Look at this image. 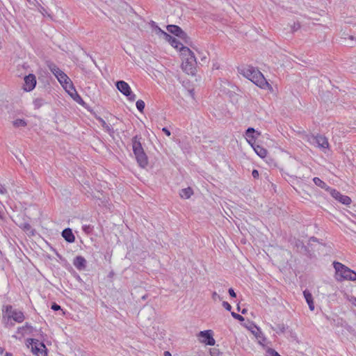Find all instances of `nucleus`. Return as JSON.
I'll return each mask as SVG.
<instances>
[{
    "label": "nucleus",
    "instance_id": "nucleus-1",
    "mask_svg": "<svg viewBox=\"0 0 356 356\" xmlns=\"http://www.w3.org/2000/svg\"><path fill=\"white\" fill-rule=\"evenodd\" d=\"M240 74L248 79L256 86H259L261 89H269L272 90L271 85L265 79L263 74L252 66H247L242 67L239 70Z\"/></svg>",
    "mask_w": 356,
    "mask_h": 356
},
{
    "label": "nucleus",
    "instance_id": "nucleus-2",
    "mask_svg": "<svg viewBox=\"0 0 356 356\" xmlns=\"http://www.w3.org/2000/svg\"><path fill=\"white\" fill-rule=\"evenodd\" d=\"M182 56V70L188 74L194 75L196 72L197 61L194 53L186 47L181 53Z\"/></svg>",
    "mask_w": 356,
    "mask_h": 356
},
{
    "label": "nucleus",
    "instance_id": "nucleus-3",
    "mask_svg": "<svg viewBox=\"0 0 356 356\" xmlns=\"http://www.w3.org/2000/svg\"><path fill=\"white\" fill-rule=\"evenodd\" d=\"M333 266L336 270L335 277L338 281L349 280V279H352L350 273L353 274V270L338 261H334Z\"/></svg>",
    "mask_w": 356,
    "mask_h": 356
},
{
    "label": "nucleus",
    "instance_id": "nucleus-4",
    "mask_svg": "<svg viewBox=\"0 0 356 356\" xmlns=\"http://www.w3.org/2000/svg\"><path fill=\"white\" fill-rule=\"evenodd\" d=\"M28 346H31L32 353L37 356H47V348L42 342L35 339H28Z\"/></svg>",
    "mask_w": 356,
    "mask_h": 356
},
{
    "label": "nucleus",
    "instance_id": "nucleus-5",
    "mask_svg": "<svg viewBox=\"0 0 356 356\" xmlns=\"http://www.w3.org/2000/svg\"><path fill=\"white\" fill-rule=\"evenodd\" d=\"M115 86L118 90L125 95L129 100L134 101L136 98V95L134 94L129 84L124 81H118L115 83Z\"/></svg>",
    "mask_w": 356,
    "mask_h": 356
},
{
    "label": "nucleus",
    "instance_id": "nucleus-6",
    "mask_svg": "<svg viewBox=\"0 0 356 356\" xmlns=\"http://www.w3.org/2000/svg\"><path fill=\"white\" fill-rule=\"evenodd\" d=\"M167 30L170 33L174 34L175 35L184 40L186 44H191V38L184 31H182L179 26L173 24L168 25Z\"/></svg>",
    "mask_w": 356,
    "mask_h": 356
},
{
    "label": "nucleus",
    "instance_id": "nucleus-7",
    "mask_svg": "<svg viewBox=\"0 0 356 356\" xmlns=\"http://www.w3.org/2000/svg\"><path fill=\"white\" fill-rule=\"evenodd\" d=\"M161 34L164 36V38L166 41H168L173 47L179 49L181 53L183 51L184 49L186 47H184L183 44L181 43L177 39L168 34V33L161 31Z\"/></svg>",
    "mask_w": 356,
    "mask_h": 356
},
{
    "label": "nucleus",
    "instance_id": "nucleus-8",
    "mask_svg": "<svg viewBox=\"0 0 356 356\" xmlns=\"http://www.w3.org/2000/svg\"><path fill=\"white\" fill-rule=\"evenodd\" d=\"M11 318L17 323H22L25 319V316L22 312L15 309V311L12 312V314H8V321L6 323V326H13L14 325L13 323H12V322L9 323V321Z\"/></svg>",
    "mask_w": 356,
    "mask_h": 356
},
{
    "label": "nucleus",
    "instance_id": "nucleus-9",
    "mask_svg": "<svg viewBox=\"0 0 356 356\" xmlns=\"http://www.w3.org/2000/svg\"><path fill=\"white\" fill-rule=\"evenodd\" d=\"M36 77L33 74H29L24 77V90L27 92L33 90L36 86Z\"/></svg>",
    "mask_w": 356,
    "mask_h": 356
},
{
    "label": "nucleus",
    "instance_id": "nucleus-10",
    "mask_svg": "<svg viewBox=\"0 0 356 356\" xmlns=\"http://www.w3.org/2000/svg\"><path fill=\"white\" fill-rule=\"evenodd\" d=\"M311 143L315 144L319 148L327 149L329 147L327 138L322 135L312 136Z\"/></svg>",
    "mask_w": 356,
    "mask_h": 356
},
{
    "label": "nucleus",
    "instance_id": "nucleus-11",
    "mask_svg": "<svg viewBox=\"0 0 356 356\" xmlns=\"http://www.w3.org/2000/svg\"><path fill=\"white\" fill-rule=\"evenodd\" d=\"M330 193L334 199L345 205H349L352 202L348 196L341 194L340 192L334 188L330 190Z\"/></svg>",
    "mask_w": 356,
    "mask_h": 356
},
{
    "label": "nucleus",
    "instance_id": "nucleus-12",
    "mask_svg": "<svg viewBox=\"0 0 356 356\" xmlns=\"http://www.w3.org/2000/svg\"><path fill=\"white\" fill-rule=\"evenodd\" d=\"M199 336L202 338V342L209 346H213L215 344V339L212 335L211 330L201 331Z\"/></svg>",
    "mask_w": 356,
    "mask_h": 356
},
{
    "label": "nucleus",
    "instance_id": "nucleus-13",
    "mask_svg": "<svg viewBox=\"0 0 356 356\" xmlns=\"http://www.w3.org/2000/svg\"><path fill=\"white\" fill-rule=\"evenodd\" d=\"M140 140L141 137L138 136H135L132 138V147L135 156L144 152V149L142 147Z\"/></svg>",
    "mask_w": 356,
    "mask_h": 356
},
{
    "label": "nucleus",
    "instance_id": "nucleus-14",
    "mask_svg": "<svg viewBox=\"0 0 356 356\" xmlns=\"http://www.w3.org/2000/svg\"><path fill=\"white\" fill-rule=\"evenodd\" d=\"M87 261L82 256H77L74 258L73 264L79 270H83L86 268Z\"/></svg>",
    "mask_w": 356,
    "mask_h": 356
},
{
    "label": "nucleus",
    "instance_id": "nucleus-15",
    "mask_svg": "<svg viewBox=\"0 0 356 356\" xmlns=\"http://www.w3.org/2000/svg\"><path fill=\"white\" fill-rule=\"evenodd\" d=\"M259 135L260 134L254 130L252 127H249L245 131V136L247 137V140L248 143L252 145V144H255V136L254 134Z\"/></svg>",
    "mask_w": 356,
    "mask_h": 356
},
{
    "label": "nucleus",
    "instance_id": "nucleus-16",
    "mask_svg": "<svg viewBox=\"0 0 356 356\" xmlns=\"http://www.w3.org/2000/svg\"><path fill=\"white\" fill-rule=\"evenodd\" d=\"M62 236L68 243H73L75 241V236L70 228H65L62 232Z\"/></svg>",
    "mask_w": 356,
    "mask_h": 356
},
{
    "label": "nucleus",
    "instance_id": "nucleus-17",
    "mask_svg": "<svg viewBox=\"0 0 356 356\" xmlns=\"http://www.w3.org/2000/svg\"><path fill=\"white\" fill-rule=\"evenodd\" d=\"M136 156V161L138 165L142 168H145L148 164L147 156L146 154L144 152L139 154Z\"/></svg>",
    "mask_w": 356,
    "mask_h": 356
},
{
    "label": "nucleus",
    "instance_id": "nucleus-18",
    "mask_svg": "<svg viewBox=\"0 0 356 356\" xmlns=\"http://www.w3.org/2000/svg\"><path fill=\"white\" fill-rule=\"evenodd\" d=\"M252 147H253L254 152L257 154L261 158H265L267 156V150L264 148L262 146L258 144H252Z\"/></svg>",
    "mask_w": 356,
    "mask_h": 356
},
{
    "label": "nucleus",
    "instance_id": "nucleus-19",
    "mask_svg": "<svg viewBox=\"0 0 356 356\" xmlns=\"http://www.w3.org/2000/svg\"><path fill=\"white\" fill-rule=\"evenodd\" d=\"M303 295H304V297L305 298L307 303L309 305V309L311 311H314V300H313V297H312V293L308 290L306 289L303 291Z\"/></svg>",
    "mask_w": 356,
    "mask_h": 356
},
{
    "label": "nucleus",
    "instance_id": "nucleus-20",
    "mask_svg": "<svg viewBox=\"0 0 356 356\" xmlns=\"http://www.w3.org/2000/svg\"><path fill=\"white\" fill-rule=\"evenodd\" d=\"M314 183L318 187H320L322 189L325 190L327 192H330V190H332V188H330L329 186L327 185L323 180H321L318 177H314L313 179Z\"/></svg>",
    "mask_w": 356,
    "mask_h": 356
},
{
    "label": "nucleus",
    "instance_id": "nucleus-21",
    "mask_svg": "<svg viewBox=\"0 0 356 356\" xmlns=\"http://www.w3.org/2000/svg\"><path fill=\"white\" fill-rule=\"evenodd\" d=\"M63 87L66 90V91L70 94L71 97H73V92L76 91L73 83L70 79H69L68 81H66L65 83L62 84Z\"/></svg>",
    "mask_w": 356,
    "mask_h": 356
},
{
    "label": "nucleus",
    "instance_id": "nucleus-22",
    "mask_svg": "<svg viewBox=\"0 0 356 356\" xmlns=\"http://www.w3.org/2000/svg\"><path fill=\"white\" fill-rule=\"evenodd\" d=\"M193 192L192 188L190 187H188V188L181 189L179 193V195H180L181 197H182V198L188 199L193 195Z\"/></svg>",
    "mask_w": 356,
    "mask_h": 356
},
{
    "label": "nucleus",
    "instance_id": "nucleus-23",
    "mask_svg": "<svg viewBox=\"0 0 356 356\" xmlns=\"http://www.w3.org/2000/svg\"><path fill=\"white\" fill-rule=\"evenodd\" d=\"M15 128L25 127L27 126V122L24 119H16L13 122Z\"/></svg>",
    "mask_w": 356,
    "mask_h": 356
},
{
    "label": "nucleus",
    "instance_id": "nucleus-24",
    "mask_svg": "<svg viewBox=\"0 0 356 356\" xmlns=\"http://www.w3.org/2000/svg\"><path fill=\"white\" fill-rule=\"evenodd\" d=\"M49 68L56 77H58L59 74L63 72V71L59 67L53 63L49 65Z\"/></svg>",
    "mask_w": 356,
    "mask_h": 356
},
{
    "label": "nucleus",
    "instance_id": "nucleus-25",
    "mask_svg": "<svg viewBox=\"0 0 356 356\" xmlns=\"http://www.w3.org/2000/svg\"><path fill=\"white\" fill-rule=\"evenodd\" d=\"M286 326L284 323H279L277 324L275 327L273 328V330L277 333H284L286 330Z\"/></svg>",
    "mask_w": 356,
    "mask_h": 356
},
{
    "label": "nucleus",
    "instance_id": "nucleus-26",
    "mask_svg": "<svg viewBox=\"0 0 356 356\" xmlns=\"http://www.w3.org/2000/svg\"><path fill=\"white\" fill-rule=\"evenodd\" d=\"M33 103L35 108L38 109L44 104V99L41 97H38L35 99Z\"/></svg>",
    "mask_w": 356,
    "mask_h": 356
},
{
    "label": "nucleus",
    "instance_id": "nucleus-27",
    "mask_svg": "<svg viewBox=\"0 0 356 356\" xmlns=\"http://www.w3.org/2000/svg\"><path fill=\"white\" fill-rule=\"evenodd\" d=\"M58 81L60 83V84L65 83L66 81H68L69 77L67 76L65 73L63 72H61L58 77H56Z\"/></svg>",
    "mask_w": 356,
    "mask_h": 356
},
{
    "label": "nucleus",
    "instance_id": "nucleus-28",
    "mask_svg": "<svg viewBox=\"0 0 356 356\" xmlns=\"http://www.w3.org/2000/svg\"><path fill=\"white\" fill-rule=\"evenodd\" d=\"M136 108L137 109L140 111V112H143V110L145 108V102L141 100V99H139L136 102Z\"/></svg>",
    "mask_w": 356,
    "mask_h": 356
},
{
    "label": "nucleus",
    "instance_id": "nucleus-29",
    "mask_svg": "<svg viewBox=\"0 0 356 356\" xmlns=\"http://www.w3.org/2000/svg\"><path fill=\"white\" fill-rule=\"evenodd\" d=\"M76 102L79 103L80 104H83L84 102L82 100L81 97L78 95L77 92L75 91L73 92V97H72Z\"/></svg>",
    "mask_w": 356,
    "mask_h": 356
},
{
    "label": "nucleus",
    "instance_id": "nucleus-30",
    "mask_svg": "<svg viewBox=\"0 0 356 356\" xmlns=\"http://www.w3.org/2000/svg\"><path fill=\"white\" fill-rule=\"evenodd\" d=\"M231 314H232V317L234 318H235V319H237V320H238L240 321H244V318L241 315H240L238 314H236L235 312H232Z\"/></svg>",
    "mask_w": 356,
    "mask_h": 356
},
{
    "label": "nucleus",
    "instance_id": "nucleus-31",
    "mask_svg": "<svg viewBox=\"0 0 356 356\" xmlns=\"http://www.w3.org/2000/svg\"><path fill=\"white\" fill-rule=\"evenodd\" d=\"M7 189L5 186V185L0 183V193L1 195H6L7 194Z\"/></svg>",
    "mask_w": 356,
    "mask_h": 356
},
{
    "label": "nucleus",
    "instance_id": "nucleus-32",
    "mask_svg": "<svg viewBox=\"0 0 356 356\" xmlns=\"http://www.w3.org/2000/svg\"><path fill=\"white\" fill-rule=\"evenodd\" d=\"M83 230L86 234H90V232L92 231V227H91V226L90 225H83Z\"/></svg>",
    "mask_w": 356,
    "mask_h": 356
},
{
    "label": "nucleus",
    "instance_id": "nucleus-33",
    "mask_svg": "<svg viewBox=\"0 0 356 356\" xmlns=\"http://www.w3.org/2000/svg\"><path fill=\"white\" fill-rule=\"evenodd\" d=\"M24 327V330H29V333H31L33 331V327L28 323H26L25 325L23 326Z\"/></svg>",
    "mask_w": 356,
    "mask_h": 356
},
{
    "label": "nucleus",
    "instance_id": "nucleus-34",
    "mask_svg": "<svg viewBox=\"0 0 356 356\" xmlns=\"http://www.w3.org/2000/svg\"><path fill=\"white\" fill-rule=\"evenodd\" d=\"M15 311L11 305H6L5 307V312L8 314H12V312Z\"/></svg>",
    "mask_w": 356,
    "mask_h": 356
},
{
    "label": "nucleus",
    "instance_id": "nucleus-35",
    "mask_svg": "<svg viewBox=\"0 0 356 356\" xmlns=\"http://www.w3.org/2000/svg\"><path fill=\"white\" fill-rule=\"evenodd\" d=\"M300 24L299 22H297V23L293 24V25L291 27V29H292V31L294 32V31H296L298 29H300Z\"/></svg>",
    "mask_w": 356,
    "mask_h": 356
},
{
    "label": "nucleus",
    "instance_id": "nucleus-36",
    "mask_svg": "<svg viewBox=\"0 0 356 356\" xmlns=\"http://www.w3.org/2000/svg\"><path fill=\"white\" fill-rule=\"evenodd\" d=\"M17 333L21 334L22 336H24V334L26 333V330H24V327L23 326L19 327L17 328Z\"/></svg>",
    "mask_w": 356,
    "mask_h": 356
},
{
    "label": "nucleus",
    "instance_id": "nucleus-37",
    "mask_svg": "<svg viewBox=\"0 0 356 356\" xmlns=\"http://www.w3.org/2000/svg\"><path fill=\"white\" fill-rule=\"evenodd\" d=\"M222 306L225 307V309H227V311H231L232 309V306L230 305V304L226 301H224L222 302Z\"/></svg>",
    "mask_w": 356,
    "mask_h": 356
},
{
    "label": "nucleus",
    "instance_id": "nucleus-38",
    "mask_svg": "<svg viewBox=\"0 0 356 356\" xmlns=\"http://www.w3.org/2000/svg\"><path fill=\"white\" fill-rule=\"evenodd\" d=\"M212 298L214 300H216L217 299L219 300H222V298L215 291L212 293Z\"/></svg>",
    "mask_w": 356,
    "mask_h": 356
},
{
    "label": "nucleus",
    "instance_id": "nucleus-39",
    "mask_svg": "<svg viewBox=\"0 0 356 356\" xmlns=\"http://www.w3.org/2000/svg\"><path fill=\"white\" fill-rule=\"evenodd\" d=\"M54 311H58L60 310L61 308H60V306L58 305V304L56 303H53L52 305H51V307Z\"/></svg>",
    "mask_w": 356,
    "mask_h": 356
},
{
    "label": "nucleus",
    "instance_id": "nucleus-40",
    "mask_svg": "<svg viewBox=\"0 0 356 356\" xmlns=\"http://www.w3.org/2000/svg\"><path fill=\"white\" fill-rule=\"evenodd\" d=\"M252 176L254 178V179H258L259 178V171L257 170H253L252 172Z\"/></svg>",
    "mask_w": 356,
    "mask_h": 356
},
{
    "label": "nucleus",
    "instance_id": "nucleus-41",
    "mask_svg": "<svg viewBox=\"0 0 356 356\" xmlns=\"http://www.w3.org/2000/svg\"><path fill=\"white\" fill-rule=\"evenodd\" d=\"M228 293H229V296L232 298H236V293L234 292V289L232 288L229 289Z\"/></svg>",
    "mask_w": 356,
    "mask_h": 356
},
{
    "label": "nucleus",
    "instance_id": "nucleus-42",
    "mask_svg": "<svg viewBox=\"0 0 356 356\" xmlns=\"http://www.w3.org/2000/svg\"><path fill=\"white\" fill-rule=\"evenodd\" d=\"M97 120H99V122H100V124L103 128H105L108 125L106 124V122L102 118H98Z\"/></svg>",
    "mask_w": 356,
    "mask_h": 356
},
{
    "label": "nucleus",
    "instance_id": "nucleus-43",
    "mask_svg": "<svg viewBox=\"0 0 356 356\" xmlns=\"http://www.w3.org/2000/svg\"><path fill=\"white\" fill-rule=\"evenodd\" d=\"M104 129H105L106 130V131H107L108 133H109L110 134H113V133H114V130H113V129L112 127H111L110 126H108V125H107Z\"/></svg>",
    "mask_w": 356,
    "mask_h": 356
},
{
    "label": "nucleus",
    "instance_id": "nucleus-44",
    "mask_svg": "<svg viewBox=\"0 0 356 356\" xmlns=\"http://www.w3.org/2000/svg\"><path fill=\"white\" fill-rule=\"evenodd\" d=\"M162 131L165 133L168 136H170L171 135L170 130L167 127H163L162 129Z\"/></svg>",
    "mask_w": 356,
    "mask_h": 356
},
{
    "label": "nucleus",
    "instance_id": "nucleus-45",
    "mask_svg": "<svg viewBox=\"0 0 356 356\" xmlns=\"http://www.w3.org/2000/svg\"><path fill=\"white\" fill-rule=\"evenodd\" d=\"M23 228L26 231H29L31 229V227L29 223H25L23 226Z\"/></svg>",
    "mask_w": 356,
    "mask_h": 356
},
{
    "label": "nucleus",
    "instance_id": "nucleus-46",
    "mask_svg": "<svg viewBox=\"0 0 356 356\" xmlns=\"http://www.w3.org/2000/svg\"><path fill=\"white\" fill-rule=\"evenodd\" d=\"M350 274H351L350 277L353 279H349V280L355 281L356 280V273L354 270H353V274L352 273H350Z\"/></svg>",
    "mask_w": 356,
    "mask_h": 356
},
{
    "label": "nucleus",
    "instance_id": "nucleus-47",
    "mask_svg": "<svg viewBox=\"0 0 356 356\" xmlns=\"http://www.w3.org/2000/svg\"><path fill=\"white\" fill-rule=\"evenodd\" d=\"M296 245L298 246V245H301L302 248H304L305 250L307 249V248L304 245L303 243L301 242L300 241H298L296 243Z\"/></svg>",
    "mask_w": 356,
    "mask_h": 356
},
{
    "label": "nucleus",
    "instance_id": "nucleus-48",
    "mask_svg": "<svg viewBox=\"0 0 356 356\" xmlns=\"http://www.w3.org/2000/svg\"><path fill=\"white\" fill-rule=\"evenodd\" d=\"M163 355L164 356H172L171 353L169 351H165Z\"/></svg>",
    "mask_w": 356,
    "mask_h": 356
},
{
    "label": "nucleus",
    "instance_id": "nucleus-49",
    "mask_svg": "<svg viewBox=\"0 0 356 356\" xmlns=\"http://www.w3.org/2000/svg\"><path fill=\"white\" fill-rule=\"evenodd\" d=\"M156 26V30L158 31L159 33H161V31H163L158 26Z\"/></svg>",
    "mask_w": 356,
    "mask_h": 356
},
{
    "label": "nucleus",
    "instance_id": "nucleus-50",
    "mask_svg": "<svg viewBox=\"0 0 356 356\" xmlns=\"http://www.w3.org/2000/svg\"><path fill=\"white\" fill-rule=\"evenodd\" d=\"M309 240L312 241H317V238L314 236L311 237Z\"/></svg>",
    "mask_w": 356,
    "mask_h": 356
},
{
    "label": "nucleus",
    "instance_id": "nucleus-51",
    "mask_svg": "<svg viewBox=\"0 0 356 356\" xmlns=\"http://www.w3.org/2000/svg\"><path fill=\"white\" fill-rule=\"evenodd\" d=\"M5 356H13V354L10 353H6Z\"/></svg>",
    "mask_w": 356,
    "mask_h": 356
},
{
    "label": "nucleus",
    "instance_id": "nucleus-52",
    "mask_svg": "<svg viewBox=\"0 0 356 356\" xmlns=\"http://www.w3.org/2000/svg\"><path fill=\"white\" fill-rule=\"evenodd\" d=\"M2 214H3V212H2V211H1V210H0V218H2V217H3V216H2Z\"/></svg>",
    "mask_w": 356,
    "mask_h": 356
},
{
    "label": "nucleus",
    "instance_id": "nucleus-53",
    "mask_svg": "<svg viewBox=\"0 0 356 356\" xmlns=\"http://www.w3.org/2000/svg\"><path fill=\"white\" fill-rule=\"evenodd\" d=\"M246 312V309H243L242 311H241V313L242 314H245Z\"/></svg>",
    "mask_w": 356,
    "mask_h": 356
},
{
    "label": "nucleus",
    "instance_id": "nucleus-54",
    "mask_svg": "<svg viewBox=\"0 0 356 356\" xmlns=\"http://www.w3.org/2000/svg\"><path fill=\"white\" fill-rule=\"evenodd\" d=\"M350 39L353 40V39H354V37H353V35H350Z\"/></svg>",
    "mask_w": 356,
    "mask_h": 356
},
{
    "label": "nucleus",
    "instance_id": "nucleus-55",
    "mask_svg": "<svg viewBox=\"0 0 356 356\" xmlns=\"http://www.w3.org/2000/svg\"><path fill=\"white\" fill-rule=\"evenodd\" d=\"M3 352L1 348H0V353H1Z\"/></svg>",
    "mask_w": 356,
    "mask_h": 356
},
{
    "label": "nucleus",
    "instance_id": "nucleus-56",
    "mask_svg": "<svg viewBox=\"0 0 356 356\" xmlns=\"http://www.w3.org/2000/svg\"><path fill=\"white\" fill-rule=\"evenodd\" d=\"M354 305L356 306V299L355 300Z\"/></svg>",
    "mask_w": 356,
    "mask_h": 356
},
{
    "label": "nucleus",
    "instance_id": "nucleus-57",
    "mask_svg": "<svg viewBox=\"0 0 356 356\" xmlns=\"http://www.w3.org/2000/svg\"><path fill=\"white\" fill-rule=\"evenodd\" d=\"M28 1H30L31 0H27Z\"/></svg>",
    "mask_w": 356,
    "mask_h": 356
}]
</instances>
